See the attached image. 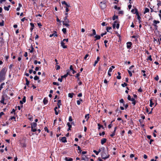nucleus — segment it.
Returning a JSON list of instances; mask_svg holds the SVG:
<instances>
[{"mask_svg": "<svg viewBox=\"0 0 161 161\" xmlns=\"http://www.w3.org/2000/svg\"><path fill=\"white\" fill-rule=\"evenodd\" d=\"M7 70V68L4 67L0 71V82H2L5 80Z\"/></svg>", "mask_w": 161, "mask_h": 161, "instance_id": "obj_1", "label": "nucleus"}, {"mask_svg": "<svg viewBox=\"0 0 161 161\" xmlns=\"http://www.w3.org/2000/svg\"><path fill=\"white\" fill-rule=\"evenodd\" d=\"M101 156L102 159L105 160L109 158V155H107L106 152L104 151H103L101 152Z\"/></svg>", "mask_w": 161, "mask_h": 161, "instance_id": "obj_2", "label": "nucleus"}, {"mask_svg": "<svg viewBox=\"0 0 161 161\" xmlns=\"http://www.w3.org/2000/svg\"><path fill=\"white\" fill-rule=\"evenodd\" d=\"M31 131L33 132H36L37 130L36 128V127L37 124L36 123L33 122L31 124Z\"/></svg>", "mask_w": 161, "mask_h": 161, "instance_id": "obj_3", "label": "nucleus"}, {"mask_svg": "<svg viewBox=\"0 0 161 161\" xmlns=\"http://www.w3.org/2000/svg\"><path fill=\"white\" fill-rule=\"evenodd\" d=\"M99 5L102 9L106 7L105 3L104 2H101L99 4Z\"/></svg>", "mask_w": 161, "mask_h": 161, "instance_id": "obj_4", "label": "nucleus"}, {"mask_svg": "<svg viewBox=\"0 0 161 161\" xmlns=\"http://www.w3.org/2000/svg\"><path fill=\"white\" fill-rule=\"evenodd\" d=\"M67 17L68 16H65L64 18V21H63V22H65L66 23H69L70 21H69V19H67Z\"/></svg>", "mask_w": 161, "mask_h": 161, "instance_id": "obj_5", "label": "nucleus"}, {"mask_svg": "<svg viewBox=\"0 0 161 161\" xmlns=\"http://www.w3.org/2000/svg\"><path fill=\"white\" fill-rule=\"evenodd\" d=\"M132 43L131 42H129L127 43V47L128 49H130L131 47Z\"/></svg>", "mask_w": 161, "mask_h": 161, "instance_id": "obj_6", "label": "nucleus"}, {"mask_svg": "<svg viewBox=\"0 0 161 161\" xmlns=\"http://www.w3.org/2000/svg\"><path fill=\"white\" fill-rule=\"evenodd\" d=\"M107 141V139L106 138H103L101 140V143L102 145L104 144Z\"/></svg>", "mask_w": 161, "mask_h": 161, "instance_id": "obj_7", "label": "nucleus"}, {"mask_svg": "<svg viewBox=\"0 0 161 161\" xmlns=\"http://www.w3.org/2000/svg\"><path fill=\"white\" fill-rule=\"evenodd\" d=\"M61 141L62 142H64V143L66 142H67V140H66V138L65 136L62 137L61 138Z\"/></svg>", "mask_w": 161, "mask_h": 161, "instance_id": "obj_8", "label": "nucleus"}, {"mask_svg": "<svg viewBox=\"0 0 161 161\" xmlns=\"http://www.w3.org/2000/svg\"><path fill=\"white\" fill-rule=\"evenodd\" d=\"M62 4H65L66 5V7H70V6L69 4H68L65 1H63L61 2Z\"/></svg>", "mask_w": 161, "mask_h": 161, "instance_id": "obj_9", "label": "nucleus"}, {"mask_svg": "<svg viewBox=\"0 0 161 161\" xmlns=\"http://www.w3.org/2000/svg\"><path fill=\"white\" fill-rule=\"evenodd\" d=\"M53 32L54 33L53 34L50 35V37H52L53 36L57 37L58 35H57V32L55 31H54Z\"/></svg>", "mask_w": 161, "mask_h": 161, "instance_id": "obj_10", "label": "nucleus"}, {"mask_svg": "<svg viewBox=\"0 0 161 161\" xmlns=\"http://www.w3.org/2000/svg\"><path fill=\"white\" fill-rule=\"evenodd\" d=\"M117 128V127H116L114 128V131L113 132V133L112 134H111L110 135V136L113 137L115 135V132H116V130Z\"/></svg>", "mask_w": 161, "mask_h": 161, "instance_id": "obj_11", "label": "nucleus"}, {"mask_svg": "<svg viewBox=\"0 0 161 161\" xmlns=\"http://www.w3.org/2000/svg\"><path fill=\"white\" fill-rule=\"evenodd\" d=\"M92 33L91 34L89 35L90 36H94V35H96V31L95 29H93L92 30Z\"/></svg>", "mask_w": 161, "mask_h": 161, "instance_id": "obj_12", "label": "nucleus"}, {"mask_svg": "<svg viewBox=\"0 0 161 161\" xmlns=\"http://www.w3.org/2000/svg\"><path fill=\"white\" fill-rule=\"evenodd\" d=\"M61 46L63 48H66L67 47V45H65V43L64 42L62 41H61Z\"/></svg>", "mask_w": 161, "mask_h": 161, "instance_id": "obj_13", "label": "nucleus"}, {"mask_svg": "<svg viewBox=\"0 0 161 161\" xmlns=\"http://www.w3.org/2000/svg\"><path fill=\"white\" fill-rule=\"evenodd\" d=\"M47 98L45 97L44 98L43 100V103L44 104H46L48 103V100H47Z\"/></svg>", "mask_w": 161, "mask_h": 161, "instance_id": "obj_14", "label": "nucleus"}, {"mask_svg": "<svg viewBox=\"0 0 161 161\" xmlns=\"http://www.w3.org/2000/svg\"><path fill=\"white\" fill-rule=\"evenodd\" d=\"M62 105L61 103V100H59L58 101V103L57 105L58 106V108H60V106Z\"/></svg>", "mask_w": 161, "mask_h": 161, "instance_id": "obj_15", "label": "nucleus"}, {"mask_svg": "<svg viewBox=\"0 0 161 161\" xmlns=\"http://www.w3.org/2000/svg\"><path fill=\"white\" fill-rule=\"evenodd\" d=\"M159 21H157V20H154L153 21V23H154V24L153 25L154 26H157V25H156V24H158V23H159Z\"/></svg>", "mask_w": 161, "mask_h": 161, "instance_id": "obj_16", "label": "nucleus"}, {"mask_svg": "<svg viewBox=\"0 0 161 161\" xmlns=\"http://www.w3.org/2000/svg\"><path fill=\"white\" fill-rule=\"evenodd\" d=\"M63 22V25H65V26H66L67 27H68L69 26V23H65V22Z\"/></svg>", "mask_w": 161, "mask_h": 161, "instance_id": "obj_17", "label": "nucleus"}, {"mask_svg": "<svg viewBox=\"0 0 161 161\" xmlns=\"http://www.w3.org/2000/svg\"><path fill=\"white\" fill-rule=\"evenodd\" d=\"M132 102V104L134 105H136V101L135 99L134 98H132L131 100Z\"/></svg>", "mask_w": 161, "mask_h": 161, "instance_id": "obj_18", "label": "nucleus"}, {"mask_svg": "<svg viewBox=\"0 0 161 161\" xmlns=\"http://www.w3.org/2000/svg\"><path fill=\"white\" fill-rule=\"evenodd\" d=\"M94 37L95 38H96V39L94 40L95 41H96L97 40L100 39L101 38L100 36L99 35H96V36H95Z\"/></svg>", "mask_w": 161, "mask_h": 161, "instance_id": "obj_19", "label": "nucleus"}, {"mask_svg": "<svg viewBox=\"0 0 161 161\" xmlns=\"http://www.w3.org/2000/svg\"><path fill=\"white\" fill-rule=\"evenodd\" d=\"M25 79L26 81V85L29 87V84L30 83V81L28 80L27 79L26 77L25 78Z\"/></svg>", "mask_w": 161, "mask_h": 161, "instance_id": "obj_20", "label": "nucleus"}, {"mask_svg": "<svg viewBox=\"0 0 161 161\" xmlns=\"http://www.w3.org/2000/svg\"><path fill=\"white\" fill-rule=\"evenodd\" d=\"M147 60L148 61L149 60L151 61H152V56L151 55H150L147 58Z\"/></svg>", "mask_w": 161, "mask_h": 161, "instance_id": "obj_21", "label": "nucleus"}, {"mask_svg": "<svg viewBox=\"0 0 161 161\" xmlns=\"http://www.w3.org/2000/svg\"><path fill=\"white\" fill-rule=\"evenodd\" d=\"M97 126H98V129L99 130L101 128L104 129V127L103 125H101L100 124L98 123L97 124Z\"/></svg>", "mask_w": 161, "mask_h": 161, "instance_id": "obj_22", "label": "nucleus"}, {"mask_svg": "<svg viewBox=\"0 0 161 161\" xmlns=\"http://www.w3.org/2000/svg\"><path fill=\"white\" fill-rule=\"evenodd\" d=\"M153 104L154 103H153L152 99H151L150 100V106L152 107Z\"/></svg>", "mask_w": 161, "mask_h": 161, "instance_id": "obj_23", "label": "nucleus"}, {"mask_svg": "<svg viewBox=\"0 0 161 161\" xmlns=\"http://www.w3.org/2000/svg\"><path fill=\"white\" fill-rule=\"evenodd\" d=\"M118 16H116L115 15L112 17V19L113 20H114L116 19H118Z\"/></svg>", "mask_w": 161, "mask_h": 161, "instance_id": "obj_24", "label": "nucleus"}, {"mask_svg": "<svg viewBox=\"0 0 161 161\" xmlns=\"http://www.w3.org/2000/svg\"><path fill=\"white\" fill-rule=\"evenodd\" d=\"M74 94V93H69L68 94V97L71 98H72L73 97V95Z\"/></svg>", "mask_w": 161, "mask_h": 161, "instance_id": "obj_25", "label": "nucleus"}, {"mask_svg": "<svg viewBox=\"0 0 161 161\" xmlns=\"http://www.w3.org/2000/svg\"><path fill=\"white\" fill-rule=\"evenodd\" d=\"M65 159L66 161H72L73 159L72 158H69V159H68L67 157H65Z\"/></svg>", "mask_w": 161, "mask_h": 161, "instance_id": "obj_26", "label": "nucleus"}, {"mask_svg": "<svg viewBox=\"0 0 161 161\" xmlns=\"http://www.w3.org/2000/svg\"><path fill=\"white\" fill-rule=\"evenodd\" d=\"M149 11V9L147 8H145V11L144 12V14H145L146 13L148 12Z\"/></svg>", "mask_w": 161, "mask_h": 161, "instance_id": "obj_27", "label": "nucleus"}, {"mask_svg": "<svg viewBox=\"0 0 161 161\" xmlns=\"http://www.w3.org/2000/svg\"><path fill=\"white\" fill-rule=\"evenodd\" d=\"M4 99H5L4 97L3 96L2 97V99L0 101V103H4Z\"/></svg>", "mask_w": 161, "mask_h": 161, "instance_id": "obj_28", "label": "nucleus"}, {"mask_svg": "<svg viewBox=\"0 0 161 161\" xmlns=\"http://www.w3.org/2000/svg\"><path fill=\"white\" fill-rule=\"evenodd\" d=\"M62 31L64 34H65L66 33V29L65 28H63L62 29Z\"/></svg>", "mask_w": 161, "mask_h": 161, "instance_id": "obj_29", "label": "nucleus"}, {"mask_svg": "<svg viewBox=\"0 0 161 161\" xmlns=\"http://www.w3.org/2000/svg\"><path fill=\"white\" fill-rule=\"evenodd\" d=\"M85 119H86L87 118L86 121H87V120H88V119L89 118V114H86L85 115Z\"/></svg>", "mask_w": 161, "mask_h": 161, "instance_id": "obj_30", "label": "nucleus"}, {"mask_svg": "<svg viewBox=\"0 0 161 161\" xmlns=\"http://www.w3.org/2000/svg\"><path fill=\"white\" fill-rule=\"evenodd\" d=\"M60 68V66L59 65H56L55 66V68L57 70H59Z\"/></svg>", "mask_w": 161, "mask_h": 161, "instance_id": "obj_31", "label": "nucleus"}, {"mask_svg": "<svg viewBox=\"0 0 161 161\" xmlns=\"http://www.w3.org/2000/svg\"><path fill=\"white\" fill-rule=\"evenodd\" d=\"M68 75V74L66 73V74H65L64 75H63L61 76V78H66V77H67Z\"/></svg>", "mask_w": 161, "mask_h": 161, "instance_id": "obj_32", "label": "nucleus"}, {"mask_svg": "<svg viewBox=\"0 0 161 161\" xmlns=\"http://www.w3.org/2000/svg\"><path fill=\"white\" fill-rule=\"evenodd\" d=\"M127 71H128V73L129 75L130 76V77L132 76V74L131 72L128 69L127 70Z\"/></svg>", "mask_w": 161, "mask_h": 161, "instance_id": "obj_33", "label": "nucleus"}, {"mask_svg": "<svg viewBox=\"0 0 161 161\" xmlns=\"http://www.w3.org/2000/svg\"><path fill=\"white\" fill-rule=\"evenodd\" d=\"M100 57L99 56H98L96 60L95 61V62L97 63L100 60Z\"/></svg>", "mask_w": 161, "mask_h": 161, "instance_id": "obj_34", "label": "nucleus"}, {"mask_svg": "<svg viewBox=\"0 0 161 161\" xmlns=\"http://www.w3.org/2000/svg\"><path fill=\"white\" fill-rule=\"evenodd\" d=\"M15 109H13L12 110V111L11 112V114H14L15 115L16 114V113L15 112Z\"/></svg>", "mask_w": 161, "mask_h": 161, "instance_id": "obj_35", "label": "nucleus"}, {"mask_svg": "<svg viewBox=\"0 0 161 161\" xmlns=\"http://www.w3.org/2000/svg\"><path fill=\"white\" fill-rule=\"evenodd\" d=\"M127 84L126 83H124L123 84H121V86L123 87H125V86H127Z\"/></svg>", "mask_w": 161, "mask_h": 161, "instance_id": "obj_36", "label": "nucleus"}, {"mask_svg": "<svg viewBox=\"0 0 161 161\" xmlns=\"http://www.w3.org/2000/svg\"><path fill=\"white\" fill-rule=\"evenodd\" d=\"M13 119H14V121H16V120H15V119H16V118L15 116H12V117H11L9 119V120H12Z\"/></svg>", "mask_w": 161, "mask_h": 161, "instance_id": "obj_37", "label": "nucleus"}, {"mask_svg": "<svg viewBox=\"0 0 161 161\" xmlns=\"http://www.w3.org/2000/svg\"><path fill=\"white\" fill-rule=\"evenodd\" d=\"M131 37L132 38H135L136 39H137V38L139 37V36H131Z\"/></svg>", "mask_w": 161, "mask_h": 161, "instance_id": "obj_38", "label": "nucleus"}, {"mask_svg": "<svg viewBox=\"0 0 161 161\" xmlns=\"http://www.w3.org/2000/svg\"><path fill=\"white\" fill-rule=\"evenodd\" d=\"M105 134V132L104 131H103L102 133H99V135L100 136H102V135L103 136H104Z\"/></svg>", "mask_w": 161, "mask_h": 161, "instance_id": "obj_39", "label": "nucleus"}, {"mask_svg": "<svg viewBox=\"0 0 161 161\" xmlns=\"http://www.w3.org/2000/svg\"><path fill=\"white\" fill-rule=\"evenodd\" d=\"M135 14H136L137 16H138V15H139V13L138 12L137 9H136L135 10Z\"/></svg>", "mask_w": 161, "mask_h": 161, "instance_id": "obj_40", "label": "nucleus"}, {"mask_svg": "<svg viewBox=\"0 0 161 161\" xmlns=\"http://www.w3.org/2000/svg\"><path fill=\"white\" fill-rule=\"evenodd\" d=\"M34 79L35 80H37L39 79V77L37 75H36L34 78Z\"/></svg>", "mask_w": 161, "mask_h": 161, "instance_id": "obj_41", "label": "nucleus"}, {"mask_svg": "<svg viewBox=\"0 0 161 161\" xmlns=\"http://www.w3.org/2000/svg\"><path fill=\"white\" fill-rule=\"evenodd\" d=\"M78 150L79 151V152H78V153H81V152L82 151V150L81 149L80 147L79 146H78Z\"/></svg>", "mask_w": 161, "mask_h": 161, "instance_id": "obj_42", "label": "nucleus"}, {"mask_svg": "<svg viewBox=\"0 0 161 161\" xmlns=\"http://www.w3.org/2000/svg\"><path fill=\"white\" fill-rule=\"evenodd\" d=\"M123 105L125 106V109H126L128 107V105L127 104H125V103H124V104H123Z\"/></svg>", "mask_w": 161, "mask_h": 161, "instance_id": "obj_43", "label": "nucleus"}, {"mask_svg": "<svg viewBox=\"0 0 161 161\" xmlns=\"http://www.w3.org/2000/svg\"><path fill=\"white\" fill-rule=\"evenodd\" d=\"M53 85H55L58 86L59 85V83H58L55 82H53Z\"/></svg>", "mask_w": 161, "mask_h": 161, "instance_id": "obj_44", "label": "nucleus"}, {"mask_svg": "<svg viewBox=\"0 0 161 161\" xmlns=\"http://www.w3.org/2000/svg\"><path fill=\"white\" fill-rule=\"evenodd\" d=\"M80 76V73H77L76 75L75 76V77L77 78H79V76Z\"/></svg>", "mask_w": 161, "mask_h": 161, "instance_id": "obj_45", "label": "nucleus"}, {"mask_svg": "<svg viewBox=\"0 0 161 161\" xmlns=\"http://www.w3.org/2000/svg\"><path fill=\"white\" fill-rule=\"evenodd\" d=\"M23 103H25V102H26V97H25L24 96V97L23 98V99H22V101Z\"/></svg>", "mask_w": 161, "mask_h": 161, "instance_id": "obj_46", "label": "nucleus"}, {"mask_svg": "<svg viewBox=\"0 0 161 161\" xmlns=\"http://www.w3.org/2000/svg\"><path fill=\"white\" fill-rule=\"evenodd\" d=\"M114 8L115 9H117L118 10H119L120 9V8L119 7H118L116 5L115 6Z\"/></svg>", "mask_w": 161, "mask_h": 161, "instance_id": "obj_47", "label": "nucleus"}, {"mask_svg": "<svg viewBox=\"0 0 161 161\" xmlns=\"http://www.w3.org/2000/svg\"><path fill=\"white\" fill-rule=\"evenodd\" d=\"M14 66L13 64H11L9 67V68L10 69H11L12 67Z\"/></svg>", "mask_w": 161, "mask_h": 161, "instance_id": "obj_48", "label": "nucleus"}, {"mask_svg": "<svg viewBox=\"0 0 161 161\" xmlns=\"http://www.w3.org/2000/svg\"><path fill=\"white\" fill-rule=\"evenodd\" d=\"M93 152L96 155H98L99 154V152H98V151H97L95 150H94L93 151Z\"/></svg>", "mask_w": 161, "mask_h": 161, "instance_id": "obj_49", "label": "nucleus"}, {"mask_svg": "<svg viewBox=\"0 0 161 161\" xmlns=\"http://www.w3.org/2000/svg\"><path fill=\"white\" fill-rule=\"evenodd\" d=\"M4 8L5 10L8 11L9 10V8L7 7L4 6Z\"/></svg>", "mask_w": 161, "mask_h": 161, "instance_id": "obj_50", "label": "nucleus"}, {"mask_svg": "<svg viewBox=\"0 0 161 161\" xmlns=\"http://www.w3.org/2000/svg\"><path fill=\"white\" fill-rule=\"evenodd\" d=\"M127 99L129 101H131V100L132 98H131V97L130 95H128L127 97Z\"/></svg>", "mask_w": 161, "mask_h": 161, "instance_id": "obj_51", "label": "nucleus"}, {"mask_svg": "<svg viewBox=\"0 0 161 161\" xmlns=\"http://www.w3.org/2000/svg\"><path fill=\"white\" fill-rule=\"evenodd\" d=\"M4 25V21L3 20L1 22H0V26H3Z\"/></svg>", "mask_w": 161, "mask_h": 161, "instance_id": "obj_52", "label": "nucleus"}, {"mask_svg": "<svg viewBox=\"0 0 161 161\" xmlns=\"http://www.w3.org/2000/svg\"><path fill=\"white\" fill-rule=\"evenodd\" d=\"M119 102L120 103H123L124 104V101L123 99L122 98L120 100H119Z\"/></svg>", "mask_w": 161, "mask_h": 161, "instance_id": "obj_53", "label": "nucleus"}, {"mask_svg": "<svg viewBox=\"0 0 161 161\" xmlns=\"http://www.w3.org/2000/svg\"><path fill=\"white\" fill-rule=\"evenodd\" d=\"M154 79L157 81H158L159 80V77L158 75H157L156 77H155Z\"/></svg>", "mask_w": 161, "mask_h": 161, "instance_id": "obj_54", "label": "nucleus"}, {"mask_svg": "<svg viewBox=\"0 0 161 161\" xmlns=\"http://www.w3.org/2000/svg\"><path fill=\"white\" fill-rule=\"evenodd\" d=\"M73 119L72 118V117L71 116H70L69 117V120L70 122H71L72 121Z\"/></svg>", "mask_w": 161, "mask_h": 161, "instance_id": "obj_55", "label": "nucleus"}, {"mask_svg": "<svg viewBox=\"0 0 161 161\" xmlns=\"http://www.w3.org/2000/svg\"><path fill=\"white\" fill-rule=\"evenodd\" d=\"M67 125L69 127V128H71L72 127L71 125L70 124V123H68L67 124Z\"/></svg>", "mask_w": 161, "mask_h": 161, "instance_id": "obj_56", "label": "nucleus"}, {"mask_svg": "<svg viewBox=\"0 0 161 161\" xmlns=\"http://www.w3.org/2000/svg\"><path fill=\"white\" fill-rule=\"evenodd\" d=\"M111 29H112V28L111 27H107L106 30H107V31L108 32V30H111Z\"/></svg>", "mask_w": 161, "mask_h": 161, "instance_id": "obj_57", "label": "nucleus"}, {"mask_svg": "<svg viewBox=\"0 0 161 161\" xmlns=\"http://www.w3.org/2000/svg\"><path fill=\"white\" fill-rule=\"evenodd\" d=\"M141 118L143 119H145V116L143 114H141Z\"/></svg>", "mask_w": 161, "mask_h": 161, "instance_id": "obj_58", "label": "nucleus"}, {"mask_svg": "<svg viewBox=\"0 0 161 161\" xmlns=\"http://www.w3.org/2000/svg\"><path fill=\"white\" fill-rule=\"evenodd\" d=\"M4 114L3 112H1L0 113V118Z\"/></svg>", "mask_w": 161, "mask_h": 161, "instance_id": "obj_59", "label": "nucleus"}, {"mask_svg": "<svg viewBox=\"0 0 161 161\" xmlns=\"http://www.w3.org/2000/svg\"><path fill=\"white\" fill-rule=\"evenodd\" d=\"M86 158H88L86 157V156H85V157H82L81 160H86Z\"/></svg>", "mask_w": 161, "mask_h": 161, "instance_id": "obj_60", "label": "nucleus"}, {"mask_svg": "<svg viewBox=\"0 0 161 161\" xmlns=\"http://www.w3.org/2000/svg\"><path fill=\"white\" fill-rule=\"evenodd\" d=\"M138 92H142V89L141 87H140V88L138 89Z\"/></svg>", "mask_w": 161, "mask_h": 161, "instance_id": "obj_61", "label": "nucleus"}, {"mask_svg": "<svg viewBox=\"0 0 161 161\" xmlns=\"http://www.w3.org/2000/svg\"><path fill=\"white\" fill-rule=\"evenodd\" d=\"M89 56V54H86V55L85 56V57H84V59L85 60H86V59L87 57Z\"/></svg>", "mask_w": 161, "mask_h": 161, "instance_id": "obj_62", "label": "nucleus"}, {"mask_svg": "<svg viewBox=\"0 0 161 161\" xmlns=\"http://www.w3.org/2000/svg\"><path fill=\"white\" fill-rule=\"evenodd\" d=\"M125 130H122V131H121V136H123L124 134V133H125Z\"/></svg>", "mask_w": 161, "mask_h": 161, "instance_id": "obj_63", "label": "nucleus"}, {"mask_svg": "<svg viewBox=\"0 0 161 161\" xmlns=\"http://www.w3.org/2000/svg\"><path fill=\"white\" fill-rule=\"evenodd\" d=\"M157 5L158 7H159V6L161 5V3L160 1H159V2L158 3H157Z\"/></svg>", "mask_w": 161, "mask_h": 161, "instance_id": "obj_64", "label": "nucleus"}]
</instances>
